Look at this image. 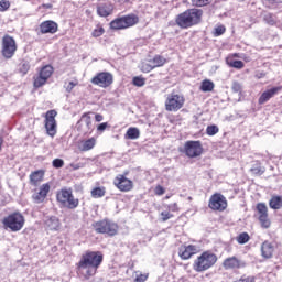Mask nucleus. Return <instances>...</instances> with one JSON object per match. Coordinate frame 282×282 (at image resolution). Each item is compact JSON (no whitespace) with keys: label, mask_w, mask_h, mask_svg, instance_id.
Here are the masks:
<instances>
[{"label":"nucleus","mask_w":282,"mask_h":282,"mask_svg":"<svg viewBox=\"0 0 282 282\" xmlns=\"http://www.w3.org/2000/svg\"><path fill=\"white\" fill-rule=\"evenodd\" d=\"M137 276L134 279V282H145L149 281V273H139L135 272Z\"/></svg>","instance_id":"c03bdc74"},{"label":"nucleus","mask_w":282,"mask_h":282,"mask_svg":"<svg viewBox=\"0 0 282 282\" xmlns=\"http://www.w3.org/2000/svg\"><path fill=\"white\" fill-rule=\"evenodd\" d=\"M109 123L108 122H102L99 126H97V131L99 133H104L107 129H109Z\"/></svg>","instance_id":"3c124183"},{"label":"nucleus","mask_w":282,"mask_h":282,"mask_svg":"<svg viewBox=\"0 0 282 282\" xmlns=\"http://www.w3.org/2000/svg\"><path fill=\"white\" fill-rule=\"evenodd\" d=\"M93 228L97 235H108V237H116L120 230L118 223L108 218L93 223Z\"/></svg>","instance_id":"39448f33"},{"label":"nucleus","mask_w":282,"mask_h":282,"mask_svg":"<svg viewBox=\"0 0 282 282\" xmlns=\"http://www.w3.org/2000/svg\"><path fill=\"white\" fill-rule=\"evenodd\" d=\"M53 6L52 3H43L39 7V10L44 9V10H52Z\"/></svg>","instance_id":"6e6d98bb"},{"label":"nucleus","mask_w":282,"mask_h":282,"mask_svg":"<svg viewBox=\"0 0 282 282\" xmlns=\"http://www.w3.org/2000/svg\"><path fill=\"white\" fill-rule=\"evenodd\" d=\"M2 225L11 232H19L25 226V218L23 214L14 212L2 219Z\"/></svg>","instance_id":"1a4fd4ad"},{"label":"nucleus","mask_w":282,"mask_h":282,"mask_svg":"<svg viewBox=\"0 0 282 282\" xmlns=\"http://www.w3.org/2000/svg\"><path fill=\"white\" fill-rule=\"evenodd\" d=\"M17 50H18V46L14 37L6 34L2 37V43H1V54L3 58H6L7 61H10V58H12L17 54Z\"/></svg>","instance_id":"9d476101"},{"label":"nucleus","mask_w":282,"mask_h":282,"mask_svg":"<svg viewBox=\"0 0 282 282\" xmlns=\"http://www.w3.org/2000/svg\"><path fill=\"white\" fill-rule=\"evenodd\" d=\"M223 268L225 270H241V268H246V263H243L239 258L232 256L223 261Z\"/></svg>","instance_id":"aec40b11"},{"label":"nucleus","mask_w":282,"mask_h":282,"mask_svg":"<svg viewBox=\"0 0 282 282\" xmlns=\"http://www.w3.org/2000/svg\"><path fill=\"white\" fill-rule=\"evenodd\" d=\"M215 89V83L210 79H204L200 85V91H213Z\"/></svg>","instance_id":"f704fd0d"},{"label":"nucleus","mask_w":282,"mask_h":282,"mask_svg":"<svg viewBox=\"0 0 282 282\" xmlns=\"http://www.w3.org/2000/svg\"><path fill=\"white\" fill-rule=\"evenodd\" d=\"M202 17H204L202 9H187L176 17L175 23L182 30H188L193 25H199L202 23Z\"/></svg>","instance_id":"f03ea898"},{"label":"nucleus","mask_w":282,"mask_h":282,"mask_svg":"<svg viewBox=\"0 0 282 282\" xmlns=\"http://www.w3.org/2000/svg\"><path fill=\"white\" fill-rule=\"evenodd\" d=\"M102 261H105V254H102V251H85L80 256L79 261L75 264L78 279L89 281V279L97 275L98 270L102 265Z\"/></svg>","instance_id":"f257e3e1"},{"label":"nucleus","mask_w":282,"mask_h":282,"mask_svg":"<svg viewBox=\"0 0 282 282\" xmlns=\"http://www.w3.org/2000/svg\"><path fill=\"white\" fill-rule=\"evenodd\" d=\"M138 138H140V129L135 127H130L124 134L126 140H138Z\"/></svg>","instance_id":"c756f323"},{"label":"nucleus","mask_w":282,"mask_h":282,"mask_svg":"<svg viewBox=\"0 0 282 282\" xmlns=\"http://www.w3.org/2000/svg\"><path fill=\"white\" fill-rule=\"evenodd\" d=\"M264 76H265V74L262 73V74H260V76H258V78H264Z\"/></svg>","instance_id":"052dcab7"},{"label":"nucleus","mask_w":282,"mask_h":282,"mask_svg":"<svg viewBox=\"0 0 282 282\" xmlns=\"http://www.w3.org/2000/svg\"><path fill=\"white\" fill-rule=\"evenodd\" d=\"M237 243H240L243 246L245 243H248L250 241V235L248 232H241L236 237Z\"/></svg>","instance_id":"e433bc0d"},{"label":"nucleus","mask_w":282,"mask_h":282,"mask_svg":"<svg viewBox=\"0 0 282 282\" xmlns=\"http://www.w3.org/2000/svg\"><path fill=\"white\" fill-rule=\"evenodd\" d=\"M235 58H241V54L239 53H231L226 57V61H235Z\"/></svg>","instance_id":"864d4df0"},{"label":"nucleus","mask_w":282,"mask_h":282,"mask_svg":"<svg viewBox=\"0 0 282 282\" xmlns=\"http://www.w3.org/2000/svg\"><path fill=\"white\" fill-rule=\"evenodd\" d=\"M185 104H186V98L184 97V95L178 94L177 91H172L165 97V102H164L165 111L175 113L180 111V109H183Z\"/></svg>","instance_id":"0eeeda50"},{"label":"nucleus","mask_w":282,"mask_h":282,"mask_svg":"<svg viewBox=\"0 0 282 282\" xmlns=\"http://www.w3.org/2000/svg\"><path fill=\"white\" fill-rule=\"evenodd\" d=\"M74 87H78V79H75L74 82H65L64 89L67 94H72L74 91Z\"/></svg>","instance_id":"58836bf2"},{"label":"nucleus","mask_w":282,"mask_h":282,"mask_svg":"<svg viewBox=\"0 0 282 282\" xmlns=\"http://www.w3.org/2000/svg\"><path fill=\"white\" fill-rule=\"evenodd\" d=\"M45 224L48 230H58V227L61 226V220H58L56 216H52L45 221Z\"/></svg>","instance_id":"2f4dec72"},{"label":"nucleus","mask_w":282,"mask_h":282,"mask_svg":"<svg viewBox=\"0 0 282 282\" xmlns=\"http://www.w3.org/2000/svg\"><path fill=\"white\" fill-rule=\"evenodd\" d=\"M70 166L73 167L74 171H78V169H82L80 163H73L70 164Z\"/></svg>","instance_id":"13d9d810"},{"label":"nucleus","mask_w":282,"mask_h":282,"mask_svg":"<svg viewBox=\"0 0 282 282\" xmlns=\"http://www.w3.org/2000/svg\"><path fill=\"white\" fill-rule=\"evenodd\" d=\"M208 208L215 213H224L228 208V200L221 193H215L209 197Z\"/></svg>","instance_id":"f8f14e48"},{"label":"nucleus","mask_w":282,"mask_h":282,"mask_svg":"<svg viewBox=\"0 0 282 282\" xmlns=\"http://www.w3.org/2000/svg\"><path fill=\"white\" fill-rule=\"evenodd\" d=\"M217 133H219V127L212 124L206 128L207 135L213 137V135H217Z\"/></svg>","instance_id":"37998d69"},{"label":"nucleus","mask_w":282,"mask_h":282,"mask_svg":"<svg viewBox=\"0 0 282 282\" xmlns=\"http://www.w3.org/2000/svg\"><path fill=\"white\" fill-rule=\"evenodd\" d=\"M231 89L235 94H241V89H242L241 83L234 82L231 85Z\"/></svg>","instance_id":"09e8293b"},{"label":"nucleus","mask_w":282,"mask_h":282,"mask_svg":"<svg viewBox=\"0 0 282 282\" xmlns=\"http://www.w3.org/2000/svg\"><path fill=\"white\" fill-rule=\"evenodd\" d=\"M261 256L263 259H272L274 257V245L272 242L265 240L261 245Z\"/></svg>","instance_id":"393cba45"},{"label":"nucleus","mask_w":282,"mask_h":282,"mask_svg":"<svg viewBox=\"0 0 282 282\" xmlns=\"http://www.w3.org/2000/svg\"><path fill=\"white\" fill-rule=\"evenodd\" d=\"M132 85H134V87H144V85H147V79L141 76H135L132 79Z\"/></svg>","instance_id":"ea45409f"},{"label":"nucleus","mask_w":282,"mask_h":282,"mask_svg":"<svg viewBox=\"0 0 282 282\" xmlns=\"http://www.w3.org/2000/svg\"><path fill=\"white\" fill-rule=\"evenodd\" d=\"M105 34V26L102 24L98 23L96 24L95 29L91 32L93 39H100Z\"/></svg>","instance_id":"c9c22d12"},{"label":"nucleus","mask_w":282,"mask_h":282,"mask_svg":"<svg viewBox=\"0 0 282 282\" xmlns=\"http://www.w3.org/2000/svg\"><path fill=\"white\" fill-rule=\"evenodd\" d=\"M153 69H155V68L153 67V65H150V64H144L142 66V72L149 73V72H153Z\"/></svg>","instance_id":"5fc2aeb1"},{"label":"nucleus","mask_w":282,"mask_h":282,"mask_svg":"<svg viewBox=\"0 0 282 282\" xmlns=\"http://www.w3.org/2000/svg\"><path fill=\"white\" fill-rule=\"evenodd\" d=\"M263 21H265V23H268V25H276V15H274L273 13H264L263 15Z\"/></svg>","instance_id":"4c0bfd02"},{"label":"nucleus","mask_w":282,"mask_h":282,"mask_svg":"<svg viewBox=\"0 0 282 282\" xmlns=\"http://www.w3.org/2000/svg\"><path fill=\"white\" fill-rule=\"evenodd\" d=\"M51 76H54V66L47 64L37 68V74L33 76L34 89H41V87H45Z\"/></svg>","instance_id":"6e6552de"},{"label":"nucleus","mask_w":282,"mask_h":282,"mask_svg":"<svg viewBox=\"0 0 282 282\" xmlns=\"http://www.w3.org/2000/svg\"><path fill=\"white\" fill-rule=\"evenodd\" d=\"M269 206L272 210H281L282 208V196H272L269 200Z\"/></svg>","instance_id":"c85d7f7f"},{"label":"nucleus","mask_w":282,"mask_h":282,"mask_svg":"<svg viewBox=\"0 0 282 282\" xmlns=\"http://www.w3.org/2000/svg\"><path fill=\"white\" fill-rule=\"evenodd\" d=\"M95 120L97 122H102V120H105V117L102 115H100V113H96L95 115Z\"/></svg>","instance_id":"4d7b16f0"},{"label":"nucleus","mask_w":282,"mask_h":282,"mask_svg":"<svg viewBox=\"0 0 282 282\" xmlns=\"http://www.w3.org/2000/svg\"><path fill=\"white\" fill-rule=\"evenodd\" d=\"M113 186L121 193H130L133 188V181L128 178L124 174H118L113 180Z\"/></svg>","instance_id":"dca6fc26"},{"label":"nucleus","mask_w":282,"mask_h":282,"mask_svg":"<svg viewBox=\"0 0 282 282\" xmlns=\"http://www.w3.org/2000/svg\"><path fill=\"white\" fill-rule=\"evenodd\" d=\"M51 188L50 183H44L39 188H35L32 194L34 204H43L47 199Z\"/></svg>","instance_id":"a211bd4d"},{"label":"nucleus","mask_w":282,"mask_h":282,"mask_svg":"<svg viewBox=\"0 0 282 282\" xmlns=\"http://www.w3.org/2000/svg\"><path fill=\"white\" fill-rule=\"evenodd\" d=\"M256 217L264 230H268L272 226L270 214L268 213V205L265 203H258L256 205Z\"/></svg>","instance_id":"9b49d317"},{"label":"nucleus","mask_w":282,"mask_h":282,"mask_svg":"<svg viewBox=\"0 0 282 282\" xmlns=\"http://www.w3.org/2000/svg\"><path fill=\"white\" fill-rule=\"evenodd\" d=\"M3 149V137H0V151Z\"/></svg>","instance_id":"bf43d9fd"},{"label":"nucleus","mask_w":282,"mask_h":282,"mask_svg":"<svg viewBox=\"0 0 282 282\" xmlns=\"http://www.w3.org/2000/svg\"><path fill=\"white\" fill-rule=\"evenodd\" d=\"M166 210L161 212V220L162 221H169V219H173L175 215L173 213H180V206L177 203H173L170 205H165Z\"/></svg>","instance_id":"5701e85b"},{"label":"nucleus","mask_w":282,"mask_h":282,"mask_svg":"<svg viewBox=\"0 0 282 282\" xmlns=\"http://www.w3.org/2000/svg\"><path fill=\"white\" fill-rule=\"evenodd\" d=\"M43 177H45V171L36 170V171L32 172L29 176L30 184L32 186H39L40 182L43 181Z\"/></svg>","instance_id":"bb28decb"},{"label":"nucleus","mask_w":282,"mask_h":282,"mask_svg":"<svg viewBox=\"0 0 282 282\" xmlns=\"http://www.w3.org/2000/svg\"><path fill=\"white\" fill-rule=\"evenodd\" d=\"M192 3L196 6V8H204V6H210L213 0H192Z\"/></svg>","instance_id":"79ce46f5"},{"label":"nucleus","mask_w":282,"mask_h":282,"mask_svg":"<svg viewBox=\"0 0 282 282\" xmlns=\"http://www.w3.org/2000/svg\"><path fill=\"white\" fill-rule=\"evenodd\" d=\"M40 32L42 34H56L58 32V23L54 20H45L40 24Z\"/></svg>","instance_id":"4be33fe9"},{"label":"nucleus","mask_w":282,"mask_h":282,"mask_svg":"<svg viewBox=\"0 0 282 282\" xmlns=\"http://www.w3.org/2000/svg\"><path fill=\"white\" fill-rule=\"evenodd\" d=\"M166 193V189L162 185H156L154 188V194L158 195L159 197L164 195Z\"/></svg>","instance_id":"8fccbe9b"},{"label":"nucleus","mask_w":282,"mask_h":282,"mask_svg":"<svg viewBox=\"0 0 282 282\" xmlns=\"http://www.w3.org/2000/svg\"><path fill=\"white\" fill-rule=\"evenodd\" d=\"M105 195H107V188L105 186L94 187L90 191V196L93 197V199H100L105 197Z\"/></svg>","instance_id":"cd10ccee"},{"label":"nucleus","mask_w":282,"mask_h":282,"mask_svg":"<svg viewBox=\"0 0 282 282\" xmlns=\"http://www.w3.org/2000/svg\"><path fill=\"white\" fill-rule=\"evenodd\" d=\"M226 63L228 67H234V69H243L246 67V64L239 59H226Z\"/></svg>","instance_id":"72a5a7b5"},{"label":"nucleus","mask_w":282,"mask_h":282,"mask_svg":"<svg viewBox=\"0 0 282 282\" xmlns=\"http://www.w3.org/2000/svg\"><path fill=\"white\" fill-rule=\"evenodd\" d=\"M90 113L91 112L83 113L77 122L78 131L84 133V135L94 133V124L91 123V116H89Z\"/></svg>","instance_id":"f3484780"},{"label":"nucleus","mask_w":282,"mask_h":282,"mask_svg":"<svg viewBox=\"0 0 282 282\" xmlns=\"http://www.w3.org/2000/svg\"><path fill=\"white\" fill-rule=\"evenodd\" d=\"M215 263H217V254L213 251H204L194 260L193 270H195V272H206V270H210Z\"/></svg>","instance_id":"20e7f679"},{"label":"nucleus","mask_w":282,"mask_h":282,"mask_svg":"<svg viewBox=\"0 0 282 282\" xmlns=\"http://www.w3.org/2000/svg\"><path fill=\"white\" fill-rule=\"evenodd\" d=\"M90 83L97 87H101V89H107V87L113 85V75L109 72H100L90 79Z\"/></svg>","instance_id":"4468645a"},{"label":"nucleus","mask_w":282,"mask_h":282,"mask_svg":"<svg viewBox=\"0 0 282 282\" xmlns=\"http://www.w3.org/2000/svg\"><path fill=\"white\" fill-rule=\"evenodd\" d=\"M279 91H282V86H278V87H272L270 89H267L265 91H263L259 99H258V105H265V102L270 101L271 98H274L276 96V94H279Z\"/></svg>","instance_id":"412c9836"},{"label":"nucleus","mask_w":282,"mask_h":282,"mask_svg":"<svg viewBox=\"0 0 282 282\" xmlns=\"http://www.w3.org/2000/svg\"><path fill=\"white\" fill-rule=\"evenodd\" d=\"M223 34H226V26L224 24H219L214 29L213 36H223Z\"/></svg>","instance_id":"a19ab883"},{"label":"nucleus","mask_w":282,"mask_h":282,"mask_svg":"<svg viewBox=\"0 0 282 282\" xmlns=\"http://www.w3.org/2000/svg\"><path fill=\"white\" fill-rule=\"evenodd\" d=\"M97 140L95 137H91L89 139L86 140H82L79 141V151H82L83 153H86L87 151H91V149H94V147H96Z\"/></svg>","instance_id":"a878e982"},{"label":"nucleus","mask_w":282,"mask_h":282,"mask_svg":"<svg viewBox=\"0 0 282 282\" xmlns=\"http://www.w3.org/2000/svg\"><path fill=\"white\" fill-rule=\"evenodd\" d=\"M56 202L62 208H67V210H76L80 206V199L74 195L72 187L58 189L56 192Z\"/></svg>","instance_id":"7ed1b4c3"},{"label":"nucleus","mask_w":282,"mask_h":282,"mask_svg":"<svg viewBox=\"0 0 282 282\" xmlns=\"http://www.w3.org/2000/svg\"><path fill=\"white\" fill-rule=\"evenodd\" d=\"M257 279L253 275H242L237 282H254Z\"/></svg>","instance_id":"603ef678"},{"label":"nucleus","mask_w":282,"mask_h":282,"mask_svg":"<svg viewBox=\"0 0 282 282\" xmlns=\"http://www.w3.org/2000/svg\"><path fill=\"white\" fill-rule=\"evenodd\" d=\"M8 10H10V1L1 0L0 1V12H6Z\"/></svg>","instance_id":"a18cd8bd"},{"label":"nucleus","mask_w":282,"mask_h":282,"mask_svg":"<svg viewBox=\"0 0 282 282\" xmlns=\"http://www.w3.org/2000/svg\"><path fill=\"white\" fill-rule=\"evenodd\" d=\"M152 63V67L155 69L156 67H164L166 65V58L162 55H155L153 59L150 61Z\"/></svg>","instance_id":"473e14b6"},{"label":"nucleus","mask_w":282,"mask_h":282,"mask_svg":"<svg viewBox=\"0 0 282 282\" xmlns=\"http://www.w3.org/2000/svg\"><path fill=\"white\" fill-rule=\"evenodd\" d=\"M113 3L111 2H102L97 6V14L98 17H111L113 14Z\"/></svg>","instance_id":"b1692460"},{"label":"nucleus","mask_w":282,"mask_h":282,"mask_svg":"<svg viewBox=\"0 0 282 282\" xmlns=\"http://www.w3.org/2000/svg\"><path fill=\"white\" fill-rule=\"evenodd\" d=\"M140 23V17L135 13H129L113 19L110 22V30H129Z\"/></svg>","instance_id":"423d86ee"},{"label":"nucleus","mask_w":282,"mask_h":282,"mask_svg":"<svg viewBox=\"0 0 282 282\" xmlns=\"http://www.w3.org/2000/svg\"><path fill=\"white\" fill-rule=\"evenodd\" d=\"M184 153L187 158H199L204 153L202 141H187L184 144Z\"/></svg>","instance_id":"2eb2a0df"},{"label":"nucleus","mask_w":282,"mask_h":282,"mask_svg":"<svg viewBox=\"0 0 282 282\" xmlns=\"http://www.w3.org/2000/svg\"><path fill=\"white\" fill-rule=\"evenodd\" d=\"M52 164L54 169H63L65 166V161H63V159H55Z\"/></svg>","instance_id":"49530a36"},{"label":"nucleus","mask_w":282,"mask_h":282,"mask_svg":"<svg viewBox=\"0 0 282 282\" xmlns=\"http://www.w3.org/2000/svg\"><path fill=\"white\" fill-rule=\"evenodd\" d=\"M197 252H199V250L195 245H182L178 248V257L182 259V261H188V259H193Z\"/></svg>","instance_id":"6ab92c4d"},{"label":"nucleus","mask_w":282,"mask_h":282,"mask_svg":"<svg viewBox=\"0 0 282 282\" xmlns=\"http://www.w3.org/2000/svg\"><path fill=\"white\" fill-rule=\"evenodd\" d=\"M249 171L252 175L261 176L263 173H265V167L261 165L260 161H257Z\"/></svg>","instance_id":"7c9ffc66"},{"label":"nucleus","mask_w":282,"mask_h":282,"mask_svg":"<svg viewBox=\"0 0 282 282\" xmlns=\"http://www.w3.org/2000/svg\"><path fill=\"white\" fill-rule=\"evenodd\" d=\"M56 116H58L56 110H48L44 116V127L46 129L47 135L51 138H54L57 133Z\"/></svg>","instance_id":"ddd939ff"},{"label":"nucleus","mask_w":282,"mask_h":282,"mask_svg":"<svg viewBox=\"0 0 282 282\" xmlns=\"http://www.w3.org/2000/svg\"><path fill=\"white\" fill-rule=\"evenodd\" d=\"M19 72H20V74H22V76H25V74H28V72H30V64H28V63L21 64Z\"/></svg>","instance_id":"de8ad7c7"}]
</instances>
